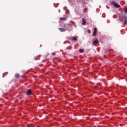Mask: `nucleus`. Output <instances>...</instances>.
<instances>
[{"label": "nucleus", "instance_id": "nucleus-1", "mask_svg": "<svg viewBox=\"0 0 127 127\" xmlns=\"http://www.w3.org/2000/svg\"><path fill=\"white\" fill-rule=\"evenodd\" d=\"M119 20H120V21H124V20L125 24H127V16H119Z\"/></svg>", "mask_w": 127, "mask_h": 127}, {"label": "nucleus", "instance_id": "nucleus-2", "mask_svg": "<svg viewBox=\"0 0 127 127\" xmlns=\"http://www.w3.org/2000/svg\"><path fill=\"white\" fill-rule=\"evenodd\" d=\"M111 4L112 5H114V6H115V7H116L117 8H119V7H121V5H120V4L117 3L114 1H111Z\"/></svg>", "mask_w": 127, "mask_h": 127}, {"label": "nucleus", "instance_id": "nucleus-3", "mask_svg": "<svg viewBox=\"0 0 127 127\" xmlns=\"http://www.w3.org/2000/svg\"><path fill=\"white\" fill-rule=\"evenodd\" d=\"M27 96H30L31 95V90L29 89L26 93Z\"/></svg>", "mask_w": 127, "mask_h": 127}, {"label": "nucleus", "instance_id": "nucleus-4", "mask_svg": "<svg viewBox=\"0 0 127 127\" xmlns=\"http://www.w3.org/2000/svg\"><path fill=\"white\" fill-rule=\"evenodd\" d=\"M59 30H60L62 32H64L66 31V30H67V29H66V28L65 29V28H59Z\"/></svg>", "mask_w": 127, "mask_h": 127}, {"label": "nucleus", "instance_id": "nucleus-5", "mask_svg": "<svg viewBox=\"0 0 127 127\" xmlns=\"http://www.w3.org/2000/svg\"><path fill=\"white\" fill-rule=\"evenodd\" d=\"M82 25H85V24L87 23V22H86V19H85L84 18H82Z\"/></svg>", "mask_w": 127, "mask_h": 127}, {"label": "nucleus", "instance_id": "nucleus-6", "mask_svg": "<svg viewBox=\"0 0 127 127\" xmlns=\"http://www.w3.org/2000/svg\"><path fill=\"white\" fill-rule=\"evenodd\" d=\"M98 43H99V40H96L93 42V45H96V44H98Z\"/></svg>", "mask_w": 127, "mask_h": 127}, {"label": "nucleus", "instance_id": "nucleus-7", "mask_svg": "<svg viewBox=\"0 0 127 127\" xmlns=\"http://www.w3.org/2000/svg\"><path fill=\"white\" fill-rule=\"evenodd\" d=\"M72 40H73L74 41H77V38H75L74 37H71Z\"/></svg>", "mask_w": 127, "mask_h": 127}, {"label": "nucleus", "instance_id": "nucleus-8", "mask_svg": "<svg viewBox=\"0 0 127 127\" xmlns=\"http://www.w3.org/2000/svg\"><path fill=\"white\" fill-rule=\"evenodd\" d=\"M15 77H16V78H19V77H20V75H19V74H18V73H16L15 74Z\"/></svg>", "mask_w": 127, "mask_h": 127}, {"label": "nucleus", "instance_id": "nucleus-9", "mask_svg": "<svg viewBox=\"0 0 127 127\" xmlns=\"http://www.w3.org/2000/svg\"><path fill=\"white\" fill-rule=\"evenodd\" d=\"M79 52L80 53H83V52H84V49H80L79 50Z\"/></svg>", "mask_w": 127, "mask_h": 127}, {"label": "nucleus", "instance_id": "nucleus-10", "mask_svg": "<svg viewBox=\"0 0 127 127\" xmlns=\"http://www.w3.org/2000/svg\"><path fill=\"white\" fill-rule=\"evenodd\" d=\"M66 19H67V18H60V20H66Z\"/></svg>", "mask_w": 127, "mask_h": 127}, {"label": "nucleus", "instance_id": "nucleus-11", "mask_svg": "<svg viewBox=\"0 0 127 127\" xmlns=\"http://www.w3.org/2000/svg\"><path fill=\"white\" fill-rule=\"evenodd\" d=\"M93 34V36H96V35L97 34V32H94Z\"/></svg>", "mask_w": 127, "mask_h": 127}, {"label": "nucleus", "instance_id": "nucleus-12", "mask_svg": "<svg viewBox=\"0 0 127 127\" xmlns=\"http://www.w3.org/2000/svg\"><path fill=\"white\" fill-rule=\"evenodd\" d=\"M94 32H97V28H94Z\"/></svg>", "mask_w": 127, "mask_h": 127}, {"label": "nucleus", "instance_id": "nucleus-13", "mask_svg": "<svg viewBox=\"0 0 127 127\" xmlns=\"http://www.w3.org/2000/svg\"><path fill=\"white\" fill-rule=\"evenodd\" d=\"M125 12V13H127V8H126Z\"/></svg>", "mask_w": 127, "mask_h": 127}, {"label": "nucleus", "instance_id": "nucleus-14", "mask_svg": "<svg viewBox=\"0 0 127 127\" xmlns=\"http://www.w3.org/2000/svg\"><path fill=\"white\" fill-rule=\"evenodd\" d=\"M67 25H68V26H72V24H68Z\"/></svg>", "mask_w": 127, "mask_h": 127}, {"label": "nucleus", "instance_id": "nucleus-15", "mask_svg": "<svg viewBox=\"0 0 127 127\" xmlns=\"http://www.w3.org/2000/svg\"><path fill=\"white\" fill-rule=\"evenodd\" d=\"M37 58H38L37 57H35L34 58V60H37Z\"/></svg>", "mask_w": 127, "mask_h": 127}, {"label": "nucleus", "instance_id": "nucleus-16", "mask_svg": "<svg viewBox=\"0 0 127 127\" xmlns=\"http://www.w3.org/2000/svg\"><path fill=\"white\" fill-rule=\"evenodd\" d=\"M107 8H109V6H107Z\"/></svg>", "mask_w": 127, "mask_h": 127}, {"label": "nucleus", "instance_id": "nucleus-17", "mask_svg": "<svg viewBox=\"0 0 127 127\" xmlns=\"http://www.w3.org/2000/svg\"><path fill=\"white\" fill-rule=\"evenodd\" d=\"M27 127H30V126H27Z\"/></svg>", "mask_w": 127, "mask_h": 127}]
</instances>
